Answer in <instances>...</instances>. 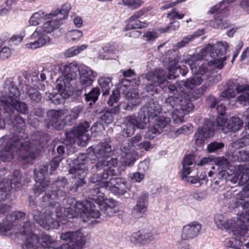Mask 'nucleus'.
I'll return each instance as SVG.
<instances>
[{"instance_id": "f257e3e1", "label": "nucleus", "mask_w": 249, "mask_h": 249, "mask_svg": "<svg viewBox=\"0 0 249 249\" xmlns=\"http://www.w3.org/2000/svg\"><path fill=\"white\" fill-rule=\"evenodd\" d=\"M12 123L18 132L12 137L3 139L4 148L0 151V158L4 161H8L18 153L22 160L30 163L35 157V151L39 148L36 144L39 142L34 141L30 142L27 134L22 132L26 128V124L20 116H16Z\"/></svg>"}, {"instance_id": "f03ea898", "label": "nucleus", "mask_w": 249, "mask_h": 249, "mask_svg": "<svg viewBox=\"0 0 249 249\" xmlns=\"http://www.w3.org/2000/svg\"><path fill=\"white\" fill-rule=\"evenodd\" d=\"M67 184L64 177H59L52 184L51 190L46 192L42 196V201L48 203L44 212L36 209L33 213L35 221L46 230L57 229L62 217L63 208L60 204L53 201L58 196V192L64 188Z\"/></svg>"}, {"instance_id": "7ed1b4c3", "label": "nucleus", "mask_w": 249, "mask_h": 249, "mask_svg": "<svg viewBox=\"0 0 249 249\" xmlns=\"http://www.w3.org/2000/svg\"><path fill=\"white\" fill-rule=\"evenodd\" d=\"M228 47L227 42L219 41L213 45L208 44L199 53L184 60V63L189 66L192 72L198 74L205 73L208 66L220 70L226 60V56H222L226 53Z\"/></svg>"}, {"instance_id": "20e7f679", "label": "nucleus", "mask_w": 249, "mask_h": 249, "mask_svg": "<svg viewBox=\"0 0 249 249\" xmlns=\"http://www.w3.org/2000/svg\"><path fill=\"white\" fill-rule=\"evenodd\" d=\"M161 111L160 106L156 102L151 101L141 108L138 114L137 119L136 116H128L124 118L123 135L127 137L131 136L135 132V128L143 129L146 124L150 119H154Z\"/></svg>"}, {"instance_id": "39448f33", "label": "nucleus", "mask_w": 249, "mask_h": 249, "mask_svg": "<svg viewBox=\"0 0 249 249\" xmlns=\"http://www.w3.org/2000/svg\"><path fill=\"white\" fill-rule=\"evenodd\" d=\"M17 82L18 80L13 78H9L6 79L4 84V88L6 93L8 95L2 94L0 97L1 106L7 113H11L16 109L18 112L26 114L28 112L27 105L23 102H18L20 92L17 87Z\"/></svg>"}, {"instance_id": "423d86ee", "label": "nucleus", "mask_w": 249, "mask_h": 249, "mask_svg": "<svg viewBox=\"0 0 249 249\" xmlns=\"http://www.w3.org/2000/svg\"><path fill=\"white\" fill-rule=\"evenodd\" d=\"M71 9L69 4H65L60 9H56L49 14L44 23L38 26L30 36V39L36 38L39 36H48L46 35L53 32L59 27L61 21L66 18Z\"/></svg>"}, {"instance_id": "0eeeda50", "label": "nucleus", "mask_w": 249, "mask_h": 249, "mask_svg": "<svg viewBox=\"0 0 249 249\" xmlns=\"http://www.w3.org/2000/svg\"><path fill=\"white\" fill-rule=\"evenodd\" d=\"M112 149L110 145L107 142L100 143L94 149L93 153L98 159L95 165H90L92 172L99 171L106 167L113 168L118 164L117 158H110Z\"/></svg>"}, {"instance_id": "6e6552de", "label": "nucleus", "mask_w": 249, "mask_h": 249, "mask_svg": "<svg viewBox=\"0 0 249 249\" xmlns=\"http://www.w3.org/2000/svg\"><path fill=\"white\" fill-rule=\"evenodd\" d=\"M73 82L70 81L64 76L59 77L56 81L55 89L58 93L51 95L50 99L54 104L60 103L65 98L70 96L74 98L78 97L82 94V90L74 89L72 84Z\"/></svg>"}, {"instance_id": "1a4fd4ad", "label": "nucleus", "mask_w": 249, "mask_h": 249, "mask_svg": "<svg viewBox=\"0 0 249 249\" xmlns=\"http://www.w3.org/2000/svg\"><path fill=\"white\" fill-rule=\"evenodd\" d=\"M74 213L68 214L67 217L71 218L80 215L84 222L89 221L90 217L97 218L101 215L94 204L91 201L76 202L74 205Z\"/></svg>"}, {"instance_id": "9d476101", "label": "nucleus", "mask_w": 249, "mask_h": 249, "mask_svg": "<svg viewBox=\"0 0 249 249\" xmlns=\"http://www.w3.org/2000/svg\"><path fill=\"white\" fill-rule=\"evenodd\" d=\"M164 106L168 110L177 108L185 114L191 111L194 108L189 96L183 91H180L178 95L175 94L166 98Z\"/></svg>"}, {"instance_id": "9b49d317", "label": "nucleus", "mask_w": 249, "mask_h": 249, "mask_svg": "<svg viewBox=\"0 0 249 249\" xmlns=\"http://www.w3.org/2000/svg\"><path fill=\"white\" fill-rule=\"evenodd\" d=\"M89 161L85 154H80L76 159L73 160L70 163L71 167L69 173L73 174V178H77L81 183H85V178L87 176V171L89 168Z\"/></svg>"}, {"instance_id": "f8f14e48", "label": "nucleus", "mask_w": 249, "mask_h": 249, "mask_svg": "<svg viewBox=\"0 0 249 249\" xmlns=\"http://www.w3.org/2000/svg\"><path fill=\"white\" fill-rule=\"evenodd\" d=\"M216 123L218 128L225 133L238 131L243 124V121L238 117H232L227 121L224 116H218Z\"/></svg>"}, {"instance_id": "ddd939ff", "label": "nucleus", "mask_w": 249, "mask_h": 249, "mask_svg": "<svg viewBox=\"0 0 249 249\" xmlns=\"http://www.w3.org/2000/svg\"><path fill=\"white\" fill-rule=\"evenodd\" d=\"M235 205L237 207L240 205L242 208V212L239 215L236 221V225H239V232L241 235H244L248 229L246 223L248 222L249 217V202H244V199L236 200Z\"/></svg>"}, {"instance_id": "4468645a", "label": "nucleus", "mask_w": 249, "mask_h": 249, "mask_svg": "<svg viewBox=\"0 0 249 249\" xmlns=\"http://www.w3.org/2000/svg\"><path fill=\"white\" fill-rule=\"evenodd\" d=\"M101 185L116 195H123L126 192V182L122 178H111L108 181L101 182Z\"/></svg>"}, {"instance_id": "2eb2a0df", "label": "nucleus", "mask_w": 249, "mask_h": 249, "mask_svg": "<svg viewBox=\"0 0 249 249\" xmlns=\"http://www.w3.org/2000/svg\"><path fill=\"white\" fill-rule=\"evenodd\" d=\"M14 175L17 176L15 179H11L10 183L7 179H4L0 183V201L3 200L9 195L11 188H18L20 187V177L19 173L16 171Z\"/></svg>"}, {"instance_id": "dca6fc26", "label": "nucleus", "mask_w": 249, "mask_h": 249, "mask_svg": "<svg viewBox=\"0 0 249 249\" xmlns=\"http://www.w3.org/2000/svg\"><path fill=\"white\" fill-rule=\"evenodd\" d=\"M79 74V80L81 88L78 89L82 90L83 93V90H85L87 87L92 85L95 78L97 76V73L90 68L84 66L80 68Z\"/></svg>"}, {"instance_id": "f3484780", "label": "nucleus", "mask_w": 249, "mask_h": 249, "mask_svg": "<svg viewBox=\"0 0 249 249\" xmlns=\"http://www.w3.org/2000/svg\"><path fill=\"white\" fill-rule=\"evenodd\" d=\"M201 225L197 221H193L184 226L182 229L181 238L189 240L196 238L200 233Z\"/></svg>"}, {"instance_id": "a211bd4d", "label": "nucleus", "mask_w": 249, "mask_h": 249, "mask_svg": "<svg viewBox=\"0 0 249 249\" xmlns=\"http://www.w3.org/2000/svg\"><path fill=\"white\" fill-rule=\"evenodd\" d=\"M129 239L130 242L133 244L140 243L145 244L155 240L156 236L151 231L143 230L133 233L130 236Z\"/></svg>"}, {"instance_id": "6ab92c4d", "label": "nucleus", "mask_w": 249, "mask_h": 249, "mask_svg": "<svg viewBox=\"0 0 249 249\" xmlns=\"http://www.w3.org/2000/svg\"><path fill=\"white\" fill-rule=\"evenodd\" d=\"M214 130L211 123H207L201 128H199L195 135L196 142L201 145L208 139L213 136Z\"/></svg>"}, {"instance_id": "aec40b11", "label": "nucleus", "mask_w": 249, "mask_h": 249, "mask_svg": "<svg viewBox=\"0 0 249 249\" xmlns=\"http://www.w3.org/2000/svg\"><path fill=\"white\" fill-rule=\"evenodd\" d=\"M214 130L211 123H207L201 128H199L195 135L196 142L201 145L208 139L213 136Z\"/></svg>"}, {"instance_id": "412c9836", "label": "nucleus", "mask_w": 249, "mask_h": 249, "mask_svg": "<svg viewBox=\"0 0 249 249\" xmlns=\"http://www.w3.org/2000/svg\"><path fill=\"white\" fill-rule=\"evenodd\" d=\"M148 194L142 193L138 197L136 205L132 210V214L136 218L141 217L146 211L148 205Z\"/></svg>"}, {"instance_id": "4be33fe9", "label": "nucleus", "mask_w": 249, "mask_h": 249, "mask_svg": "<svg viewBox=\"0 0 249 249\" xmlns=\"http://www.w3.org/2000/svg\"><path fill=\"white\" fill-rule=\"evenodd\" d=\"M231 182L237 183L239 185H244L249 181V168L246 165L238 166L235 173L231 178Z\"/></svg>"}, {"instance_id": "5701e85b", "label": "nucleus", "mask_w": 249, "mask_h": 249, "mask_svg": "<svg viewBox=\"0 0 249 249\" xmlns=\"http://www.w3.org/2000/svg\"><path fill=\"white\" fill-rule=\"evenodd\" d=\"M214 221L219 229H231L241 235L239 231V225L236 222H233L231 219L227 220L222 214H217L214 217Z\"/></svg>"}, {"instance_id": "b1692460", "label": "nucleus", "mask_w": 249, "mask_h": 249, "mask_svg": "<svg viewBox=\"0 0 249 249\" xmlns=\"http://www.w3.org/2000/svg\"><path fill=\"white\" fill-rule=\"evenodd\" d=\"M146 78L155 85L165 87L168 84L165 72L160 69L156 70L154 73H147Z\"/></svg>"}, {"instance_id": "393cba45", "label": "nucleus", "mask_w": 249, "mask_h": 249, "mask_svg": "<svg viewBox=\"0 0 249 249\" xmlns=\"http://www.w3.org/2000/svg\"><path fill=\"white\" fill-rule=\"evenodd\" d=\"M89 126V122H84L80 123L75 128L74 134L76 137L79 138V140L81 141L80 144L82 145H85L90 139L89 135L86 134L88 132Z\"/></svg>"}, {"instance_id": "a878e982", "label": "nucleus", "mask_w": 249, "mask_h": 249, "mask_svg": "<svg viewBox=\"0 0 249 249\" xmlns=\"http://www.w3.org/2000/svg\"><path fill=\"white\" fill-rule=\"evenodd\" d=\"M126 98L128 102L124 108L125 110H132L134 107L138 106L142 102L139 92L136 89L128 91L126 94Z\"/></svg>"}, {"instance_id": "bb28decb", "label": "nucleus", "mask_w": 249, "mask_h": 249, "mask_svg": "<svg viewBox=\"0 0 249 249\" xmlns=\"http://www.w3.org/2000/svg\"><path fill=\"white\" fill-rule=\"evenodd\" d=\"M102 173H93L89 178V181L93 183L100 182L102 180L107 179L109 176H114L117 175V172L114 168L107 167L103 169Z\"/></svg>"}, {"instance_id": "cd10ccee", "label": "nucleus", "mask_w": 249, "mask_h": 249, "mask_svg": "<svg viewBox=\"0 0 249 249\" xmlns=\"http://www.w3.org/2000/svg\"><path fill=\"white\" fill-rule=\"evenodd\" d=\"M178 61V60L177 58H169L167 69L169 71L168 78L169 79L175 78L179 76V72H180L181 69L180 67L177 66Z\"/></svg>"}, {"instance_id": "c85d7f7f", "label": "nucleus", "mask_w": 249, "mask_h": 249, "mask_svg": "<svg viewBox=\"0 0 249 249\" xmlns=\"http://www.w3.org/2000/svg\"><path fill=\"white\" fill-rule=\"evenodd\" d=\"M86 238L84 234L80 231L73 232L71 244L73 245L72 249H81L86 243Z\"/></svg>"}, {"instance_id": "c756f323", "label": "nucleus", "mask_w": 249, "mask_h": 249, "mask_svg": "<svg viewBox=\"0 0 249 249\" xmlns=\"http://www.w3.org/2000/svg\"><path fill=\"white\" fill-rule=\"evenodd\" d=\"M23 249H41L38 236L31 233L22 245Z\"/></svg>"}, {"instance_id": "7c9ffc66", "label": "nucleus", "mask_w": 249, "mask_h": 249, "mask_svg": "<svg viewBox=\"0 0 249 249\" xmlns=\"http://www.w3.org/2000/svg\"><path fill=\"white\" fill-rule=\"evenodd\" d=\"M101 182L99 184H96L95 187L91 188L89 189V193L92 196H97L96 198H93L95 202L97 204H100V203L104 200V192L103 190H105L107 189L105 188V187H101Z\"/></svg>"}, {"instance_id": "2f4dec72", "label": "nucleus", "mask_w": 249, "mask_h": 249, "mask_svg": "<svg viewBox=\"0 0 249 249\" xmlns=\"http://www.w3.org/2000/svg\"><path fill=\"white\" fill-rule=\"evenodd\" d=\"M108 202L111 203V205L105 202L104 200L97 205L98 207H100L103 213L105 214L107 216L111 217L115 213L113 207L116 205V202L113 199H108Z\"/></svg>"}, {"instance_id": "473e14b6", "label": "nucleus", "mask_w": 249, "mask_h": 249, "mask_svg": "<svg viewBox=\"0 0 249 249\" xmlns=\"http://www.w3.org/2000/svg\"><path fill=\"white\" fill-rule=\"evenodd\" d=\"M79 70L80 69L77 63H71L65 67L66 74L64 76L74 82L77 76V72L79 71Z\"/></svg>"}, {"instance_id": "72a5a7b5", "label": "nucleus", "mask_w": 249, "mask_h": 249, "mask_svg": "<svg viewBox=\"0 0 249 249\" xmlns=\"http://www.w3.org/2000/svg\"><path fill=\"white\" fill-rule=\"evenodd\" d=\"M227 89L221 92L220 97L222 98L226 99L235 97L236 95V92L234 86V82L229 80L227 83Z\"/></svg>"}, {"instance_id": "f704fd0d", "label": "nucleus", "mask_w": 249, "mask_h": 249, "mask_svg": "<svg viewBox=\"0 0 249 249\" xmlns=\"http://www.w3.org/2000/svg\"><path fill=\"white\" fill-rule=\"evenodd\" d=\"M124 150H122L121 153L122 162L124 166H131L135 161L134 155L129 150H126L124 147Z\"/></svg>"}, {"instance_id": "c9c22d12", "label": "nucleus", "mask_w": 249, "mask_h": 249, "mask_svg": "<svg viewBox=\"0 0 249 249\" xmlns=\"http://www.w3.org/2000/svg\"><path fill=\"white\" fill-rule=\"evenodd\" d=\"M98 83L102 89L104 96L109 93V89L112 87L111 79L108 77H102L98 79Z\"/></svg>"}, {"instance_id": "e433bc0d", "label": "nucleus", "mask_w": 249, "mask_h": 249, "mask_svg": "<svg viewBox=\"0 0 249 249\" xmlns=\"http://www.w3.org/2000/svg\"><path fill=\"white\" fill-rule=\"evenodd\" d=\"M36 38H38L36 40L26 44V47L29 49H35L43 46L49 41L48 36H39Z\"/></svg>"}, {"instance_id": "4c0bfd02", "label": "nucleus", "mask_w": 249, "mask_h": 249, "mask_svg": "<svg viewBox=\"0 0 249 249\" xmlns=\"http://www.w3.org/2000/svg\"><path fill=\"white\" fill-rule=\"evenodd\" d=\"M25 90L30 99L36 102H39L41 101L42 97L39 92L35 88L30 87L29 85H25Z\"/></svg>"}, {"instance_id": "58836bf2", "label": "nucleus", "mask_w": 249, "mask_h": 249, "mask_svg": "<svg viewBox=\"0 0 249 249\" xmlns=\"http://www.w3.org/2000/svg\"><path fill=\"white\" fill-rule=\"evenodd\" d=\"M36 182V184L35 185L34 192L35 194L37 196L40 194L41 192L46 191L50 184V182L47 179L43 178Z\"/></svg>"}, {"instance_id": "ea45409f", "label": "nucleus", "mask_w": 249, "mask_h": 249, "mask_svg": "<svg viewBox=\"0 0 249 249\" xmlns=\"http://www.w3.org/2000/svg\"><path fill=\"white\" fill-rule=\"evenodd\" d=\"M203 82L202 79L198 76H195L188 78L183 82V85L187 89H193L200 85Z\"/></svg>"}, {"instance_id": "a19ab883", "label": "nucleus", "mask_w": 249, "mask_h": 249, "mask_svg": "<svg viewBox=\"0 0 249 249\" xmlns=\"http://www.w3.org/2000/svg\"><path fill=\"white\" fill-rule=\"evenodd\" d=\"M48 14H45L43 11H39L33 14L29 19V23L33 26H36L43 19H45Z\"/></svg>"}, {"instance_id": "79ce46f5", "label": "nucleus", "mask_w": 249, "mask_h": 249, "mask_svg": "<svg viewBox=\"0 0 249 249\" xmlns=\"http://www.w3.org/2000/svg\"><path fill=\"white\" fill-rule=\"evenodd\" d=\"M203 31H200V33L198 34L197 32L195 33L194 34L190 35H188L182 38L181 40L178 42L176 45L177 48H181L186 46L189 42L193 40L196 37H198L203 35Z\"/></svg>"}, {"instance_id": "37998d69", "label": "nucleus", "mask_w": 249, "mask_h": 249, "mask_svg": "<svg viewBox=\"0 0 249 249\" xmlns=\"http://www.w3.org/2000/svg\"><path fill=\"white\" fill-rule=\"evenodd\" d=\"M100 94V90L98 88H94L88 93H84L85 99L87 101L90 102V105L92 103H94L98 98Z\"/></svg>"}, {"instance_id": "c03bdc74", "label": "nucleus", "mask_w": 249, "mask_h": 249, "mask_svg": "<svg viewBox=\"0 0 249 249\" xmlns=\"http://www.w3.org/2000/svg\"><path fill=\"white\" fill-rule=\"evenodd\" d=\"M63 115L64 112L62 110H51L47 113V115L52 124H55L60 120Z\"/></svg>"}, {"instance_id": "a18cd8bd", "label": "nucleus", "mask_w": 249, "mask_h": 249, "mask_svg": "<svg viewBox=\"0 0 249 249\" xmlns=\"http://www.w3.org/2000/svg\"><path fill=\"white\" fill-rule=\"evenodd\" d=\"M171 122V119L169 117L164 116H157L155 117L154 120V124L158 126L161 130L162 128L166 127Z\"/></svg>"}, {"instance_id": "49530a36", "label": "nucleus", "mask_w": 249, "mask_h": 249, "mask_svg": "<svg viewBox=\"0 0 249 249\" xmlns=\"http://www.w3.org/2000/svg\"><path fill=\"white\" fill-rule=\"evenodd\" d=\"M48 170V166L47 165H40L38 168L34 170L35 180L39 181L45 175L47 174Z\"/></svg>"}, {"instance_id": "de8ad7c7", "label": "nucleus", "mask_w": 249, "mask_h": 249, "mask_svg": "<svg viewBox=\"0 0 249 249\" xmlns=\"http://www.w3.org/2000/svg\"><path fill=\"white\" fill-rule=\"evenodd\" d=\"M39 240L41 249L51 247L54 242V240L48 235H42L40 238H39Z\"/></svg>"}, {"instance_id": "09e8293b", "label": "nucleus", "mask_w": 249, "mask_h": 249, "mask_svg": "<svg viewBox=\"0 0 249 249\" xmlns=\"http://www.w3.org/2000/svg\"><path fill=\"white\" fill-rule=\"evenodd\" d=\"M185 114L183 112H181V110L175 108V110L172 114L174 122L176 124H179L183 122Z\"/></svg>"}, {"instance_id": "8fccbe9b", "label": "nucleus", "mask_w": 249, "mask_h": 249, "mask_svg": "<svg viewBox=\"0 0 249 249\" xmlns=\"http://www.w3.org/2000/svg\"><path fill=\"white\" fill-rule=\"evenodd\" d=\"M157 126L155 125L152 126H149L148 127V131L146 133V137L149 139H153L156 135L160 133L161 130L159 127H157Z\"/></svg>"}, {"instance_id": "3c124183", "label": "nucleus", "mask_w": 249, "mask_h": 249, "mask_svg": "<svg viewBox=\"0 0 249 249\" xmlns=\"http://www.w3.org/2000/svg\"><path fill=\"white\" fill-rule=\"evenodd\" d=\"M224 144L221 142H211L207 146V150L209 153L215 152L218 150L223 148Z\"/></svg>"}, {"instance_id": "603ef678", "label": "nucleus", "mask_w": 249, "mask_h": 249, "mask_svg": "<svg viewBox=\"0 0 249 249\" xmlns=\"http://www.w3.org/2000/svg\"><path fill=\"white\" fill-rule=\"evenodd\" d=\"M147 23L141 22L140 21H137L134 23L129 21V22L126 25L125 29L126 30H128L133 29L143 28L147 27Z\"/></svg>"}, {"instance_id": "864d4df0", "label": "nucleus", "mask_w": 249, "mask_h": 249, "mask_svg": "<svg viewBox=\"0 0 249 249\" xmlns=\"http://www.w3.org/2000/svg\"><path fill=\"white\" fill-rule=\"evenodd\" d=\"M230 23L228 20L222 18H216L213 22V27L217 28H226L229 26Z\"/></svg>"}, {"instance_id": "5fc2aeb1", "label": "nucleus", "mask_w": 249, "mask_h": 249, "mask_svg": "<svg viewBox=\"0 0 249 249\" xmlns=\"http://www.w3.org/2000/svg\"><path fill=\"white\" fill-rule=\"evenodd\" d=\"M100 119L105 123L109 124L113 121L114 117L111 112L107 110L101 115Z\"/></svg>"}, {"instance_id": "6e6d98bb", "label": "nucleus", "mask_w": 249, "mask_h": 249, "mask_svg": "<svg viewBox=\"0 0 249 249\" xmlns=\"http://www.w3.org/2000/svg\"><path fill=\"white\" fill-rule=\"evenodd\" d=\"M122 1L124 5L133 9L139 8L142 4L140 0H122Z\"/></svg>"}, {"instance_id": "4d7b16f0", "label": "nucleus", "mask_w": 249, "mask_h": 249, "mask_svg": "<svg viewBox=\"0 0 249 249\" xmlns=\"http://www.w3.org/2000/svg\"><path fill=\"white\" fill-rule=\"evenodd\" d=\"M214 162L221 168H226L229 165L228 160L224 157H219L215 160L214 159Z\"/></svg>"}, {"instance_id": "13d9d810", "label": "nucleus", "mask_w": 249, "mask_h": 249, "mask_svg": "<svg viewBox=\"0 0 249 249\" xmlns=\"http://www.w3.org/2000/svg\"><path fill=\"white\" fill-rule=\"evenodd\" d=\"M62 158L60 156H56L55 157L50 163V173L52 174L56 170L60 162L62 160Z\"/></svg>"}, {"instance_id": "bf43d9fd", "label": "nucleus", "mask_w": 249, "mask_h": 249, "mask_svg": "<svg viewBox=\"0 0 249 249\" xmlns=\"http://www.w3.org/2000/svg\"><path fill=\"white\" fill-rule=\"evenodd\" d=\"M234 86L236 93H243L247 92L249 90V86L247 85H239L237 82H234Z\"/></svg>"}, {"instance_id": "052dcab7", "label": "nucleus", "mask_w": 249, "mask_h": 249, "mask_svg": "<svg viewBox=\"0 0 249 249\" xmlns=\"http://www.w3.org/2000/svg\"><path fill=\"white\" fill-rule=\"evenodd\" d=\"M233 176L226 170H223L219 172L218 174V178L219 179H225L226 180H230L231 182Z\"/></svg>"}, {"instance_id": "680f3d73", "label": "nucleus", "mask_w": 249, "mask_h": 249, "mask_svg": "<svg viewBox=\"0 0 249 249\" xmlns=\"http://www.w3.org/2000/svg\"><path fill=\"white\" fill-rule=\"evenodd\" d=\"M184 16L183 14H179L178 11L176 9H173L172 11L167 14V17L170 19H174L176 18L178 19H182Z\"/></svg>"}, {"instance_id": "e2e57ef3", "label": "nucleus", "mask_w": 249, "mask_h": 249, "mask_svg": "<svg viewBox=\"0 0 249 249\" xmlns=\"http://www.w3.org/2000/svg\"><path fill=\"white\" fill-rule=\"evenodd\" d=\"M193 127L191 124L184 125L179 128L178 132L179 134H189L193 131Z\"/></svg>"}, {"instance_id": "0e129e2a", "label": "nucleus", "mask_w": 249, "mask_h": 249, "mask_svg": "<svg viewBox=\"0 0 249 249\" xmlns=\"http://www.w3.org/2000/svg\"><path fill=\"white\" fill-rule=\"evenodd\" d=\"M144 177V174L141 173L139 172H137L132 173L130 176V178L132 181L139 182L143 179Z\"/></svg>"}, {"instance_id": "69168bd1", "label": "nucleus", "mask_w": 249, "mask_h": 249, "mask_svg": "<svg viewBox=\"0 0 249 249\" xmlns=\"http://www.w3.org/2000/svg\"><path fill=\"white\" fill-rule=\"evenodd\" d=\"M119 94L118 90H113L112 94L107 101V104L112 106L114 103L117 102L119 100Z\"/></svg>"}, {"instance_id": "338daca9", "label": "nucleus", "mask_w": 249, "mask_h": 249, "mask_svg": "<svg viewBox=\"0 0 249 249\" xmlns=\"http://www.w3.org/2000/svg\"><path fill=\"white\" fill-rule=\"evenodd\" d=\"M32 226L30 222H26L22 226V229L20 230V232L22 234L31 235L32 232Z\"/></svg>"}, {"instance_id": "774afa93", "label": "nucleus", "mask_w": 249, "mask_h": 249, "mask_svg": "<svg viewBox=\"0 0 249 249\" xmlns=\"http://www.w3.org/2000/svg\"><path fill=\"white\" fill-rule=\"evenodd\" d=\"M248 197H249V187L246 186V187L243 188L242 191L238 194L237 195L236 199L240 200L241 198L243 199V198Z\"/></svg>"}]
</instances>
